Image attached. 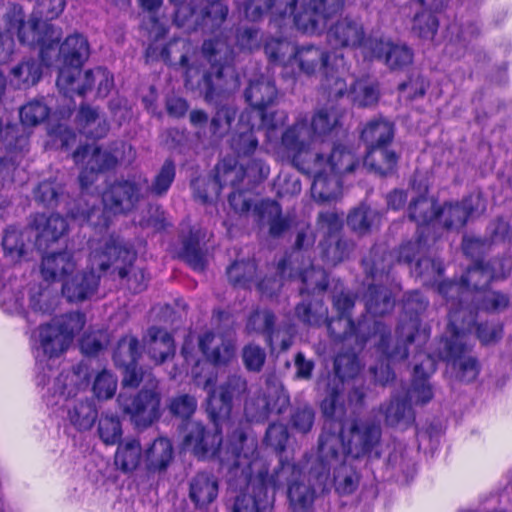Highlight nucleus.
<instances>
[{
    "instance_id": "e433bc0d",
    "label": "nucleus",
    "mask_w": 512,
    "mask_h": 512,
    "mask_svg": "<svg viewBox=\"0 0 512 512\" xmlns=\"http://www.w3.org/2000/svg\"><path fill=\"white\" fill-rule=\"evenodd\" d=\"M147 352L157 364L174 355L175 346L171 335L164 329L151 327L144 339Z\"/></svg>"
},
{
    "instance_id": "c756f323",
    "label": "nucleus",
    "mask_w": 512,
    "mask_h": 512,
    "mask_svg": "<svg viewBox=\"0 0 512 512\" xmlns=\"http://www.w3.org/2000/svg\"><path fill=\"white\" fill-rule=\"evenodd\" d=\"M328 41L336 47L356 48L369 41H365V31L362 23L357 19L345 17L337 21L328 31Z\"/></svg>"
},
{
    "instance_id": "7c9ffc66",
    "label": "nucleus",
    "mask_w": 512,
    "mask_h": 512,
    "mask_svg": "<svg viewBox=\"0 0 512 512\" xmlns=\"http://www.w3.org/2000/svg\"><path fill=\"white\" fill-rule=\"evenodd\" d=\"M334 369L336 375L341 379L343 383L346 379L353 380V384L350 387L348 400L351 405H361L365 397V393L362 385L356 384L357 380L355 377L360 371V363L356 354L354 352L338 354L334 361Z\"/></svg>"
},
{
    "instance_id": "f8f14e48",
    "label": "nucleus",
    "mask_w": 512,
    "mask_h": 512,
    "mask_svg": "<svg viewBox=\"0 0 512 512\" xmlns=\"http://www.w3.org/2000/svg\"><path fill=\"white\" fill-rule=\"evenodd\" d=\"M497 262L482 264L477 263L469 268L462 277L460 283L442 282L438 286L439 293L443 295L449 304V313L457 312L459 320H470V314L475 322L473 311L469 307H464L463 302L471 295V288L478 290L486 286L492 279L498 278L495 264ZM450 314H448L449 316Z\"/></svg>"
},
{
    "instance_id": "680f3d73",
    "label": "nucleus",
    "mask_w": 512,
    "mask_h": 512,
    "mask_svg": "<svg viewBox=\"0 0 512 512\" xmlns=\"http://www.w3.org/2000/svg\"><path fill=\"white\" fill-rule=\"evenodd\" d=\"M66 6L65 0H36L33 17L25 23L37 21L46 22L57 18Z\"/></svg>"
},
{
    "instance_id": "6e6d98bb",
    "label": "nucleus",
    "mask_w": 512,
    "mask_h": 512,
    "mask_svg": "<svg viewBox=\"0 0 512 512\" xmlns=\"http://www.w3.org/2000/svg\"><path fill=\"white\" fill-rule=\"evenodd\" d=\"M296 316L305 324L318 326L328 321V310L322 300L306 303L303 301L295 309Z\"/></svg>"
},
{
    "instance_id": "dca6fc26",
    "label": "nucleus",
    "mask_w": 512,
    "mask_h": 512,
    "mask_svg": "<svg viewBox=\"0 0 512 512\" xmlns=\"http://www.w3.org/2000/svg\"><path fill=\"white\" fill-rule=\"evenodd\" d=\"M146 377L150 378V375ZM148 385V389H142L133 398L123 393L118 396V403L123 412L130 416L137 427H147L161 415L160 394L156 391L157 383L154 379H148Z\"/></svg>"
},
{
    "instance_id": "cd10ccee",
    "label": "nucleus",
    "mask_w": 512,
    "mask_h": 512,
    "mask_svg": "<svg viewBox=\"0 0 512 512\" xmlns=\"http://www.w3.org/2000/svg\"><path fill=\"white\" fill-rule=\"evenodd\" d=\"M221 444V437L217 433L206 431L199 422H189L185 427L182 448L191 451L197 457H204L214 453Z\"/></svg>"
},
{
    "instance_id": "b1692460",
    "label": "nucleus",
    "mask_w": 512,
    "mask_h": 512,
    "mask_svg": "<svg viewBox=\"0 0 512 512\" xmlns=\"http://www.w3.org/2000/svg\"><path fill=\"white\" fill-rule=\"evenodd\" d=\"M29 225L38 249H44L50 243L56 242L68 229L66 219L59 214H35L31 216Z\"/></svg>"
},
{
    "instance_id": "6ab92c4d",
    "label": "nucleus",
    "mask_w": 512,
    "mask_h": 512,
    "mask_svg": "<svg viewBox=\"0 0 512 512\" xmlns=\"http://www.w3.org/2000/svg\"><path fill=\"white\" fill-rule=\"evenodd\" d=\"M421 245L422 236L416 241L401 245L395 254L386 252L381 247H375L371 252V258L364 260L365 270L374 280L388 277L394 262L410 264L415 255L420 252Z\"/></svg>"
},
{
    "instance_id": "39448f33",
    "label": "nucleus",
    "mask_w": 512,
    "mask_h": 512,
    "mask_svg": "<svg viewBox=\"0 0 512 512\" xmlns=\"http://www.w3.org/2000/svg\"><path fill=\"white\" fill-rule=\"evenodd\" d=\"M238 438L241 447H235L236 466L243 467L242 473L247 478V485L245 491L236 498L234 512H265L274 500L269 485L277 484L279 479L268 477L266 461L256 455V442L243 433H239Z\"/></svg>"
},
{
    "instance_id": "5701e85b",
    "label": "nucleus",
    "mask_w": 512,
    "mask_h": 512,
    "mask_svg": "<svg viewBox=\"0 0 512 512\" xmlns=\"http://www.w3.org/2000/svg\"><path fill=\"white\" fill-rule=\"evenodd\" d=\"M98 266L92 267L88 257L87 270L73 273L62 283V294L70 302H80L92 297L99 287L100 273Z\"/></svg>"
},
{
    "instance_id": "4c0bfd02",
    "label": "nucleus",
    "mask_w": 512,
    "mask_h": 512,
    "mask_svg": "<svg viewBox=\"0 0 512 512\" xmlns=\"http://www.w3.org/2000/svg\"><path fill=\"white\" fill-rule=\"evenodd\" d=\"M435 370L434 360L427 355L426 359L414 367V380L412 387L408 392L410 401L425 404L433 397L431 386L427 381V377Z\"/></svg>"
},
{
    "instance_id": "c03bdc74",
    "label": "nucleus",
    "mask_w": 512,
    "mask_h": 512,
    "mask_svg": "<svg viewBox=\"0 0 512 512\" xmlns=\"http://www.w3.org/2000/svg\"><path fill=\"white\" fill-rule=\"evenodd\" d=\"M367 148L368 151L364 158L366 167L380 175H387L394 170L398 157L394 151L387 148V145Z\"/></svg>"
},
{
    "instance_id": "774afa93",
    "label": "nucleus",
    "mask_w": 512,
    "mask_h": 512,
    "mask_svg": "<svg viewBox=\"0 0 512 512\" xmlns=\"http://www.w3.org/2000/svg\"><path fill=\"white\" fill-rule=\"evenodd\" d=\"M296 48L293 47L288 41L281 39H272L265 45V52L267 56L274 62L284 65L285 68L291 66L290 59Z\"/></svg>"
},
{
    "instance_id": "9d476101",
    "label": "nucleus",
    "mask_w": 512,
    "mask_h": 512,
    "mask_svg": "<svg viewBox=\"0 0 512 512\" xmlns=\"http://www.w3.org/2000/svg\"><path fill=\"white\" fill-rule=\"evenodd\" d=\"M474 322L470 314V320H459L457 312L451 311L447 330L441 341L439 356L447 362L451 375L462 382H471L479 374V364L468 352V335Z\"/></svg>"
},
{
    "instance_id": "4468645a",
    "label": "nucleus",
    "mask_w": 512,
    "mask_h": 512,
    "mask_svg": "<svg viewBox=\"0 0 512 512\" xmlns=\"http://www.w3.org/2000/svg\"><path fill=\"white\" fill-rule=\"evenodd\" d=\"M333 305L339 317L328 321L330 335L335 340L348 342L349 345L355 343L361 348L368 339L366 331L370 329V324L364 319L356 326L351 320L350 310L354 307V299L348 293L341 292L333 297Z\"/></svg>"
},
{
    "instance_id": "5fc2aeb1",
    "label": "nucleus",
    "mask_w": 512,
    "mask_h": 512,
    "mask_svg": "<svg viewBox=\"0 0 512 512\" xmlns=\"http://www.w3.org/2000/svg\"><path fill=\"white\" fill-rule=\"evenodd\" d=\"M333 69L325 74L323 86L328 91L330 97H342L347 92V84L345 80L339 75H334V72L344 71L346 69L344 57L342 54H334L333 56Z\"/></svg>"
},
{
    "instance_id": "4be33fe9",
    "label": "nucleus",
    "mask_w": 512,
    "mask_h": 512,
    "mask_svg": "<svg viewBox=\"0 0 512 512\" xmlns=\"http://www.w3.org/2000/svg\"><path fill=\"white\" fill-rule=\"evenodd\" d=\"M204 366L206 364H202L200 362H197L195 367L192 369V376L198 386H203V388L208 392V394H211L210 397L212 399L216 398V395H218L219 400L222 402V404L225 406L226 411L228 412L230 409V406L234 400H239L241 397L246 393L247 391V382L246 380L239 376V375H232L230 376L227 381L222 384L218 391H214V379L213 377H202L201 374L198 372V369L201 367V370H204Z\"/></svg>"
},
{
    "instance_id": "412c9836",
    "label": "nucleus",
    "mask_w": 512,
    "mask_h": 512,
    "mask_svg": "<svg viewBox=\"0 0 512 512\" xmlns=\"http://www.w3.org/2000/svg\"><path fill=\"white\" fill-rule=\"evenodd\" d=\"M141 180H124L112 184L102 195L104 210L113 214L131 211L142 197Z\"/></svg>"
},
{
    "instance_id": "f704fd0d",
    "label": "nucleus",
    "mask_w": 512,
    "mask_h": 512,
    "mask_svg": "<svg viewBox=\"0 0 512 512\" xmlns=\"http://www.w3.org/2000/svg\"><path fill=\"white\" fill-rule=\"evenodd\" d=\"M58 303L57 295L48 287L35 284L27 289V320L33 316L50 315Z\"/></svg>"
},
{
    "instance_id": "a211bd4d",
    "label": "nucleus",
    "mask_w": 512,
    "mask_h": 512,
    "mask_svg": "<svg viewBox=\"0 0 512 512\" xmlns=\"http://www.w3.org/2000/svg\"><path fill=\"white\" fill-rule=\"evenodd\" d=\"M319 229L327 235L322 243V258L328 265H336L348 257L353 244L347 240H335V234L342 227L341 217L334 211L321 212L317 221Z\"/></svg>"
},
{
    "instance_id": "f257e3e1",
    "label": "nucleus",
    "mask_w": 512,
    "mask_h": 512,
    "mask_svg": "<svg viewBox=\"0 0 512 512\" xmlns=\"http://www.w3.org/2000/svg\"><path fill=\"white\" fill-rule=\"evenodd\" d=\"M309 121L298 117L281 136V148L303 173L311 175V193L315 200H336L342 192V177L352 173L360 163L353 146L337 143L329 153H311L316 144Z\"/></svg>"
},
{
    "instance_id": "2eb2a0df",
    "label": "nucleus",
    "mask_w": 512,
    "mask_h": 512,
    "mask_svg": "<svg viewBox=\"0 0 512 512\" xmlns=\"http://www.w3.org/2000/svg\"><path fill=\"white\" fill-rule=\"evenodd\" d=\"M256 177L254 167L244 169L238 166L236 160L233 158H224L216 166L215 178L212 180L197 179L192 182L194 196L202 203H208L217 198L219 190L223 186L230 185L237 186L244 178V176Z\"/></svg>"
},
{
    "instance_id": "bf43d9fd",
    "label": "nucleus",
    "mask_w": 512,
    "mask_h": 512,
    "mask_svg": "<svg viewBox=\"0 0 512 512\" xmlns=\"http://www.w3.org/2000/svg\"><path fill=\"white\" fill-rule=\"evenodd\" d=\"M98 433L106 445L116 444L122 437V427L118 416L112 413H103L98 422Z\"/></svg>"
},
{
    "instance_id": "c9c22d12",
    "label": "nucleus",
    "mask_w": 512,
    "mask_h": 512,
    "mask_svg": "<svg viewBox=\"0 0 512 512\" xmlns=\"http://www.w3.org/2000/svg\"><path fill=\"white\" fill-rule=\"evenodd\" d=\"M368 275H370L367 272ZM373 283H368V289L364 295V303L367 312L373 316H383L389 313L394 307V298L392 292L382 286V279L374 280L369 276Z\"/></svg>"
},
{
    "instance_id": "6e6552de",
    "label": "nucleus",
    "mask_w": 512,
    "mask_h": 512,
    "mask_svg": "<svg viewBox=\"0 0 512 512\" xmlns=\"http://www.w3.org/2000/svg\"><path fill=\"white\" fill-rule=\"evenodd\" d=\"M137 254L132 246L118 237L110 236L92 243L90 263L100 271L111 269L120 279H126L127 286L135 293L146 288L147 279L143 269L135 268Z\"/></svg>"
},
{
    "instance_id": "a18cd8bd",
    "label": "nucleus",
    "mask_w": 512,
    "mask_h": 512,
    "mask_svg": "<svg viewBox=\"0 0 512 512\" xmlns=\"http://www.w3.org/2000/svg\"><path fill=\"white\" fill-rule=\"evenodd\" d=\"M258 212L261 223L270 226L269 233L273 237L280 236L289 227L287 219L281 217L280 205L271 200H264L255 207Z\"/></svg>"
},
{
    "instance_id": "473e14b6",
    "label": "nucleus",
    "mask_w": 512,
    "mask_h": 512,
    "mask_svg": "<svg viewBox=\"0 0 512 512\" xmlns=\"http://www.w3.org/2000/svg\"><path fill=\"white\" fill-rule=\"evenodd\" d=\"M290 399L286 390L282 387H272L269 390V398L257 399L256 403L249 402L245 410L247 415L256 421L264 420L270 412L282 413L289 406Z\"/></svg>"
},
{
    "instance_id": "ddd939ff",
    "label": "nucleus",
    "mask_w": 512,
    "mask_h": 512,
    "mask_svg": "<svg viewBox=\"0 0 512 512\" xmlns=\"http://www.w3.org/2000/svg\"><path fill=\"white\" fill-rule=\"evenodd\" d=\"M84 325L85 317L80 312L70 313L41 325L36 336L39 343L37 351H42L49 358L58 357L69 347L74 335L79 333Z\"/></svg>"
},
{
    "instance_id": "79ce46f5",
    "label": "nucleus",
    "mask_w": 512,
    "mask_h": 512,
    "mask_svg": "<svg viewBox=\"0 0 512 512\" xmlns=\"http://www.w3.org/2000/svg\"><path fill=\"white\" fill-rule=\"evenodd\" d=\"M277 90L274 82L269 77H260L251 80L245 91L246 101L258 111L263 110L276 98Z\"/></svg>"
},
{
    "instance_id": "3c124183",
    "label": "nucleus",
    "mask_w": 512,
    "mask_h": 512,
    "mask_svg": "<svg viewBox=\"0 0 512 512\" xmlns=\"http://www.w3.org/2000/svg\"><path fill=\"white\" fill-rule=\"evenodd\" d=\"M348 97L359 107H368L377 103L379 89L376 83L369 79H360L351 86Z\"/></svg>"
},
{
    "instance_id": "423d86ee",
    "label": "nucleus",
    "mask_w": 512,
    "mask_h": 512,
    "mask_svg": "<svg viewBox=\"0 0 512 512\" xmlns=\"http://www.w3.org/2000/svg\"><path fill=\"white\" fill-rule=\"evenodd\" d=\"M327 424L319 437L318 451L323 460L338 462L344 452L354 458L369 454L379 444L380 426L368 419H355L337 431L327 432Z\"/></svg>"
},
{
    "instance_id": "72a5a7b5",
    "label": "nucleus",
    "mask_w": 512,
    "mask_h": 512,
    "mask_svg": "<svg viewBox=\"0 0 512 512\" xmlns=\"http://www.w3.org/2000/svg\"><path fill=\"white\" fill-rule=\"evenodd\" d=\"M32 237L29 224L25 229H19L16 226L7 227L2 237L5 257L12 263H19L25 259L28 254V243L31 242Z\"/></svg>"
},
{
    "instance_id": "58836bf2",
    "label": "nucleus",
    "mask_w": 512,
    "mask_h": 512,
    "mask_svg": "<svg viewBox=\"0 0 512 512\" xmlns=\"http://www.w3.org/2000/svg\"><path fill=\"white\" fill-rule=\"evenodd\" d=\"M0 305L8 314L27 318V289L17 279L4 284L0 290Z\"/></svg>"
},
{
    "instance_id": "e2e57ef3",
    "label": "nucleus",
    "mask_w": 512,
    "mask_h": 512,
    "mask_svg": "<svg viewBox=\"0 0 512 512\" xmlns=\"http://www.w3.org/2000/svg\"><path fill=\"white\" fill-rule=\"evenodd\" d=\"M235 116V110L230 107L224 106L218 109L209 125L210 137L213 140H219L224 137L230 130Z\"/></svg>"
},
{
    "instance_id": "aec40b11",
    "label": "nucleus",
    "mask_w": 512,
    "mask_h": 512,
    "mask_svg": "<svg viewBox=\"0 0 512 512\" xmlns=\"http://www.w3.org/2000/svg\"><path fill=\"white\" fill-rule=\"evenodd\" d=\"M73 158L77 164L84 167L79 175L82 188L86 189L96 179L98 173L115 167L118 157L107 149L97 146H84L74 152Z\"/></svg>"
},
{
    "instance_id": "13d9d810",
    "label": "nucleus",
    "mask_w": 512,
    "mask_h": 512,
    "mask_svg": "<svg viewBox=\"0 0 512 512\" xmlns=\"http://www.w3.org/2000/svg\"><path fill=\"white\" fill-rule=\"evenodd\" d=\"M256 273L254 261H236L227 270L229 281L238 287L249 288Z\"/></svg>"
},
{
    "instance_id": "393cba45",
    "label": "nucleus",
    "mask_w": 512,
    "mask_h": 512,
    "mask_svg": "<svg viewBox=\"0 0 512 512\" xmlns=\"http://www.w3.org/2000/svg\"><path fill=\"white\" fill-rule=\"evenodd\" d=\"M365 51L371 58L383 59L393 70L403 69L413 60V53L408 46L391 41L370 39L365 44Z\"/></svg>"
},
{
    "instance_id": "0eeeda50",
    "label": "nucleus",
    "mask_w": 512,
    "mask_h": 512,
    "mask_svg": "<svg viewBox=\"0 0 512 512\" xmlns=\"http://www.w3.org/2000/svg\"><path fill=\"white\" fill-rule=\"evenodd\" d=\"M80 374L76 371L61 372L48 388L44 396L50 407L66 411V419L78 431L92 428L97 418V409L87 397H79Z\"/></svg>"
},
{
    "instance_id": "052dcab7",
    "label": "nucleus",
    "mask_w": 512,
    "mask_h": 512,
    "mask_svg": "<svg viewBox=\"0 0 512 512\" xmlns=\"http://www.w3.org/2000/svg\"><path fill=\"white\" fill-rule=\"evenodd\" d=\"M139 357V342L133 336L123 337L114 352V361L117 365H134Z\"/></svg>"
},
{
    "instance_id": "603ef678",
    "label": "nucleus",
    "mask_w": 512,
    "mask_h": 512,
    "mask_svg": "<svg viewBox=\"0 0 512 512\" xmlns=\"http://www.w3.org/2000/svg\"><path fill=\"white\" fill-rule=\"evenodd\" d=\"M386 423L390 426L407 427L414 421V413L406 400L392 399L383 406Z\"/></svg>"
},
{
    "instance_id": "bb28decb",
    "label": "nucleus",
    "mask_w": 512,
    "mask_h": 512,
    "mask_svg": "<svg viewBox=\"0 0 512 512\" xmlns=\"http://www.w3.org/2000/svg\"><path fill=\"white\" fill-rule=\"evenodd\" d=\"M291 68L297 67L300 73L312 75L318 70L327 73L333 69L332 56L320 47L309 45L296 48L290 59Z\"/></svg>"
},
{
    "instance_id": "8fccbe9b",
    "label": "nucleus",
    "mask_w": 512,
    "mask_h": 512,
    "mask_svg": "<svg viewBox=\"0 0 512 512\" xmlns=\"http://www.w3.org/2000/svg\"><path fill=\"white\" fill-rule=\"evenodd\" d=\"M142 448L136 439H126L118 445L115 454V465L123 472L134 471L141 460Z\"/></svg>"
},
{
    "instance_id": "f03ea898",
    "label": "nucleus",
    "mask_w": 512,
    "mask_h": 512,
    "mask_svg": "<svg viewBox=\"0 0 512 512\" xmlns=\"http://www.w3.org/2000/svg\"><path fill=\"white\" fill-rule=\"evenodd\" d=\"M9 29H16L21 43L40 46V57L47 67L55 66L58 71L57 87L65 95H84L86 84H80L81 67L89 58L88 40L80 33H73L58 45L62 29L46 22H24L21 6H13L6 15Z\"/></svg>"
},
{
    "instance_id": "9b49d317",
    "label": "nucleus",
    "mask_w": 512,
    "mask_h": 512,
    "mask_svg": "<svg viewBox=\"0 0 512 512\" xmlns=\"http://www.w3.org/2000/svg\"><path fill=\"white\" fill-rule=\"evenodd\" d=\"M483 210L482 200L479 195H471L461 203H445L437 208L434 202L425 196L412 201L409 205V216L418 225H443L448 229H458L464 226L469 216Z\"/></svg>"
},
{
    "instance_id": "49530a36",
    "label": "nucleus",
    "mask_w": 512,
    "mask_h": 512,
    "mask_svg": "<svg viewBox=\"0 0 512 512\" xmlns=\"http://www.w3.org/2000/svg\"><path fill=\"white\" fill-rule=\"evenodd\" d=\"M393 134L394 130L391 122L384 118H376L365 125L361 138L367 147L383 146L392 141Z\"/></svg>"
},
{
    "instance_id": "a19ab883",
    "label": "nucleus",
    "mask_w": 512,
    "mask_h": 512,
    "mask_svg": "<svg viewBox=\"0 0 512 512\" xmlns=\"http://www.w3.org/2000/svg\"><path fill=\"white\" fill-rule=\"evenodd\" d=\"M77 124L79 131L91 138H102L109 130L106 117L90 106H81L77 115Z\"/></svg>"
},
{
    "instance_id": "37998d69",
    "label": "nucleus",
    "mask_w": 512,
    "mask_h": 512,
    "mask_svg": "<svg viewBox=\"0 0 512 512\" xmlns=\"http://www.w3.org/2000/svg\"><path fill=\"white\" fill-rule=\"evenodd\" d=\"M173 459V447L169 439L157 438L145 451L144 461L150 472L166 470Z\"/></svg>"
},
{
    "instance_id": "f3484780",
    "label": "nucleus",
    "mask_w": 512,
    "mask_h": 512,
    "mask_svg": "<svg viewBox=\"0 0 512 512\" xmlns=\"http://www.w3.org/2000/svg\"><path fill=\"white\" fill-rule=\"evenodd\" d=\"M268 477L279 479L275 485H269L272 492L280 487L285 481L288 482L289 504L294 512H303L309 509L315 498V491L312 486L305 481L300 469L291 463H281L278 469Z\"/></svg>"
},
{
    "instance_id": "69168bd1",
    "label": "nucleus",
    "mask_w": 512,
    "mask_h": 512,
    "mask_svg": "<svg viewBox=\"0 0 512 512\" xmlns=\"http://www.w3.org/2000/svg\"><path fill=\"white\" fill-rule=\"evenodd\" d=\"M443 271L442 263L439 260L429 257L419 258L412 269L416 277H420L425 285L434 284Z\"/></svg>"
},
{
    "instance_id": "4d7b16f0",
    "label": "nucleus",
    "mask_w": 512,
    "mask_h": 512,
    "mask_svg": "<svg viewBox=\"0 0 512 512\" xmlns=\"http://www.w3.org/2000/svg\"><path fill=\"white\" fill-rule=\"evenodd\" d=\"M80 84H86L85 93L97 84V93L105 97L113 87V77L110 72L102 67L86 71L80 76Z\"/></svg>"
},
{
    "instance_id": "ea45409f",
    "label": "nucleus",
    "mask_w": 512,
    "mask_h": 512,
    "mask_svg": "<svg viewBox=\"0 0 512 512\" xmlns=\"http://www.w3.org/2000/svg\"><path fill=\"white\" fill-rule=\"evenodd\" d=\"M218 495V482L208 473H198L190 481L189 497L199 508L212 503Z\"/></svg>"
},
{
    "instance_id": "2f4dec72",
    "label": "nucleus",
    "mask_w": 512,
    "mask_h": 512,
    "mask_svg": "<svg viewBox=\"0 0 512 512\" xmlns=\"http://www.w3.org/2000/svg\"><path fill=\"white\" fill-rule=\"evenodd\" d=\"M199 347L207 359L214 364H226L235 354L232 338L207 332L199 339Z\"/></svg>"
},
{
    "instance_id": "de8ad7c7",
    "label": "nucleus",
    "mask_w": 512,
    "mask_h": 512,
    "mask_svg": "<svg viewBox=\"0 0 512 512\" xmlns=\"http://www.w3.org/2000/svg\"><path fill=\"white\" fill-rule=\"evenodd\" d=\"M341 113L335 108L321 109L309 121V126L316 141L330 135L341 125Z\"/></svg>"
},
{
    "instance_id": "864d4df0",
    "label": "nucleus",
    "mask_w": 512,
    "mask_h": 512,
    "mask_svg": "<svg viewBox=\"0 0 512 512\" xmlns=\"http://www.w3.org/2000/svg\"><path fill=\"white\" fill-rule=\"evenodd\" d=\"M40 77V65L33 59L24 60L11 70V83L18 88L32 86Z\"/></svg>"
},
{
    "instance_id": "338daca9",
    "label": "nucleus",
    "mask_w": 512,
    "mask_h": 512,
    "mask_svg": "<svg viewBox=\"0 0 512 512\" xmlns=\"http://www.w3.org/2000/svg\"><path fill=\"white\" fill-rule=\"evenodd\" d=\"M296 48L293 47L288 41L281 39H272L265 45V52L267 56L274 62L284 65L285 68L291 66L290 59Z\"/></svg>"
},
{
    "instance_id": "09e8293b",
    "label": "nucleus",
    "mask_w": 512,
    "mask_h": 512,
    "mask_svg": "<svg viewBox=\"0 0 512 512\" xmlns=\"http://www.w3.org/2000/svg\"><path fill=\"white\" fill-rule=\"evenodd\" d=\"M296 270L299 278L303 283V287L300 288V293L303 295L315 294L316 292H323L327 287V276L326 272L322 268H316L314 265L309 263L308 267H292L290 268V277H294L292 271Z\"/></svg>"
},
{
    "instance_id": "20e7f679",
    "label": "nucleus",
    "mask_w": 512,
    "mask_h": 512,
    "mask_svg": "<svg viewBox=\"0 0 512 512\" xmlns=\"http://www.w3.org/2000/svg\"><path fill=\"white\" fill-rule=\"evenodd\" d=\"M251 21L259 20L269 12L274 21H290L304 33H320L328 19L343 8L344 0H310L296 12L298 0H235Z\"/></svg>"
},
{
    "instance_id": "7ed1b4c3",
    "label": "nucleus",
    "mask_w": 512,
    "mask_h": 512,
    "mask_svg": "<svg viewBox=\"0 0 512 512\" xmlns=\"http://www.w3.org/2000/svg\"><path fill=\"white\" fill-rule=\"evenodd\" d=\"M181 43L185 53L181 55L179 65L185 70L187 86L194 88L196 84L207 101L238 86V78L230 66L232 51L224 41H205L201 54L194 51L190 54L192 45L186 41Z\"/></svg>"
},
{
    "instance_id": "1a4fd4ad",
    "label": "nucleus",
    "mask_w": 512,
    "mask_h": 512,
    "mask_svg": "<svg viewBox=\"0 0 512 512\" xmlns=\"http://www.w3.org/2000/svg\"><path fill=\"white\" fill-rule=\"evenodd\" d=\"M427 306L426 299L417 291L408 295L405 302V309L413 313L407 322H401L397 328V338L393 347L391 346L390 336L386 333L385 326L377 321L373 322V337L377 338L378 350L385 355L386 361L398 362L407 358L408 345L417 342V348L424 344L429 334L426 329H419L418 313Z\"/></svg>"
},
{
    "instance_id": "a878e982",
    "label": "nucleus",
    "mask_w": 512,
    "mask_h": 512,
    "mask_svg": "<svg viewBox=\"0 0 512 512\" xmlns=\"http://www.w3.org/2000/svg\"><path fill=\"white\" fill-rule=\"evenodd\" d=\"M319 464L321 466L318 471L317 468L313 470V474L319 485L325 486L330 478V471L333 469V481L336 484L337 490L344 494L352 493L357 486L356 474L347 467L344 463V456L341 455L338 462H328L323 460L318 452Z\"/></svg>"
},
{
    "instance_id": "c85d7f7f",
    "label": "nucleus",
    "mask_w": 512,
    "mask_h": 512,
    "mask_svg": "<svg viewBox=\"0 0 512 512\" xmlns=\"http://www.w3.org/2000/svg\"><path fill=\"white\" fill-rule=\"evenodd\" d=\"M80 253L62 251L42 258L41 274L46 281H62L72 275L78 266Z\"/></svg>"
},
{
    "instance_id": "0e129e2a",
    "label": "nucleus",
    "mask_w": 512,
    "mask_h": 512,
    "mask_svg": "<svg viewBox=\"0 0 512 512\" xmlns=\"http://www.w3.org/2000/svg\"><path fill=\"white\" fill-rule=\"evenodd\" d=\"M19 114L23 126L34 127L48 117L49 108L44 102L33 100L22 106Z\"/></svg>"
}]
</instances>
